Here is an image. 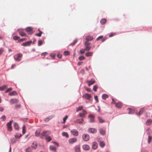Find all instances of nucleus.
I'll use <instances>...</instances> for the list:
<instances>
[{
    "mask_svg": "<svg viewBox=\"0 0 152 152\" xmlns=\"http://www.w3.org/2000/svg\"><path fill=\"white\" fill-rule=\"evenodd\" d=\"M20 38V37L18 36H14L13 37V39L14 40H17Z\"/></svg>",
    "mask_w": 152,
    "mask_h": 152,
    "instance_id": "nucleus-49",
    "label": "nucleus"
},
{
    "mask_svg": "<svg viewBox=\"0 0 152 152\" xmlns=\"http://www.w3.org/2000/svg\"><path fill=\"white\" fill-rule=\"evenodd\" d=\"M35 135L37 136H39L40 135V132L37 131L35 133Z\"/></svg>",
    "mask_w": 152,
    "mask_h": 152,
    "instance_id": "nucleus-57",
    "label": "nucleus"
},
{
    "mask_svg": "<svg viewBox=\"0 0 152 152\" xmlns=\"http://www.w3.org/2000/svg\"><path fill=\"white\" fill-rule=\"evenodd\" d=\"M83 108V106H80L79 107H77L76 108V111L77 112L79 110H82Z\"/></svg>",
    "mask_w": 152,
    "mask_h": 152,
    "instance_id": "nucleus-34",
    "label": "nucleus"
},
{
    "mask_svg": "<svg viewBox=\"0 0 152 152\" xmlns=\"http://www.w3.org/2000/svg\"><path fill=\"white\" fill-rule=\"evenodd\" d=\"M4 51V49L3 48H0V55H1Z\"/></svg>",
    "mask_w": 152,
    "mask_h": 152,
    "instance_id": "nucleus-53",
    "label": "nucleus"
},
{
    "mask_svg": "<svg viewBox=\"0 0 152 152\" xmlns=\"http://www.w3.org/2000/svg\"><path fill=\"white\" fill-rule=\"evenodd\" d=\"M98 87L97 86L95 85L93 86V90L94 91H97V90L98 89Z\"/></svg>",
    "mask_w": 152,
    "mask_h": 152,
    "instance_id": "nucleus-47",
    "label": "nucleus"
},
{
    "mask_svg": "<svg viewBox=\"0 0 152 152\" xmlns=\"http://www.w3.org/2000/svg\"><path fill=\"white\" fill-rule=\"evenodd\" d=\"M46 139L48 142H49L51 140V138L50 136H48L46 137Z\"/></svg>",
    "mask_w": 152,
    "mask_h": 152,
    "instance_id": "nucleus-44",
    "label": "nucleus"
},
{
    "mask_svg": "<svg viewBox=\"0 0 152 152\" xmlns=\"http://www.w3.org/2000/svg\"><path fill=\"white\" fill-rule=\"evenodd\" d=\"M47 54H48V53L47 52H45V53H42L41 54V56H45Z\"/></svg>",
    "mask_w": 152,
    "mask_h": 152,
    "instance_id": "nucleus-61",
    "label": "nucleus"
},
{
    "mask_svg": "<svg viewBox=\"0 0 152 152\" xmlns=\"http://www.w3.org/2000/svg\"><path fill=\"white\" fill-rule=\"evenodd\" d=\"M22 56V54L21 53H18L14 56V58L15 61H20L21 60V58Z\"/></svg>",
    "mask_w": 152,
    "mask_h": 152,
    "instance_id": "nucleus-1",
    "label": "nucleus"
},
{
    "mask_svg": "<svg viewBox=\"0 0 152 152\" xmlns=\"http://www.w3.org/2000/svg\"><path fill=\"white\" fill-rule=\"evenodd\" d=\"M51 133V132L49 131H47L43 132L41 134L40 137L43 138L44 136L47 137L48 135L50 134Z\"/></svg>",
    "mask_w": 152,
    "mask_h": 152,
    "instance_id": "nucleus-2",
    "label": "nucleus"
},
{
    "mask_svg": "<svg viewBox=\"0 0 152 152\" xmlns=\"http://www.w3.org/2000/svg\"><path fill=\"white\" fill-rule=\"evenodd\" d=\"M21 105L20 104H18V105H16L15 106V108H20V107Z\"/></svg>",
    "mask_w": 152,
    "mask_h": 152,
    "instance_id": "nucleus-63",
    "label": "nucleus"
},
{
    "mask_svg": "<svg viewBox=\"0 0 152 152\" xmlns=\"http://www.w3.org/2000/svg\"><path fill=\"white\" fill-rule=\"evenodd\" d=\"M26 126L25 125H23V127L22 132L24 134L26 133Z\"/></svg>",
    "mask_w": 152,
    "mask_h": 152,
    "instance_id": "nucleus-35",
    "label": "nucleus"
},
{
    "mask_svg": "<svg viewBox=\"0 0 152 152\" xmlns=\"http://www.w3.org/2000/svg\"><path fill=\"white\" fill-rule=\"evenodd\" d=\"M26 152H31L32 149L31 147H28L26 149Z\"/></svg>",
    "mask_w": 152,
    "mask_h": 152,
    "instance_id": "nucleus-36",
    "label": "nucleus"
},
{
    "mask_svg": "<svg viewBox=\"0 0 152 152\" xmlns=\"http://www.w3.org/2000/svg\"><path fill=\"white\" fill-rule=\"evenodd\" d=\"M92 148L94 149H96L98 147V144L96 142H94L92 144Z\"/></svg>",
    "mask_w": 152,
    "mask_h": 152,
    "instance_id": "nucleus-24",
    "label": "nucleus"
},
{
    "mask_svg": "<svg viewBox=\"0 0 152 152\" xmlns=\"http://www.w3.org/2000/svg\"><path fill=\"white\" fill-rule=\"evenodd\" d=\"M50 56L53 59L55 58V57L56 56V55L53 53L50 54Z\"/></svg>",
    "mask_w": 152,
    "mask_h": 152,
    "instance_id": "nucleus-48",
    "label": "nucleus"
},
{
    "mask_svg": "<svg viewBox=\"0 0 152 152\" xmlns=\"http://www.w3.org/2000/svg\"><path fill=\"white\" fill-rule=\"evenodd\" d=\"M106 21V20L105 18H103L101 20L100 22L103 25L105 23Z\"/></svg>",
    "mask_w": 152,
    "mask_h": 152,
    "instance_id": "nucleus-29",
    "label": "nucleus"
},
{
    "mask_svg": "<svg viewBox=\"0 0 152 152\" xmlns=\"http://www.w3.org/2000/svg\"><path fill=\"white\" fill-rule=\"evenodd\" d=\"M122 105V103L121 102H119L116 103L115 104V106L118 108H120Z\"/></svg>",
    "mask_w": 152,
    "mask_h": 152,
    "instance_id": "nucleus-18",
    "label": "nucleus"
},
{
    "mask_svg": "<svg viewBox=\"0 0 152 152\" xmlns=\"http://www.w3.org/2000/svg\"><path fill=\"white\" fill-rule=\"evenodd\" d=\"M99 131L101 134L102 135H104L105 134V131L102 128H100L99 129Z\"/></svg>",
    "mask_w": 152,
    "mask_h": 152,
    "instance_id": "nucleus-23",
    "label": "nucleus"
},
{
    "mask_svg": "<svg viewBox=\"0 0 152 152\" xmlns=\"http://www.w3.org/2000/svg\"><path fill=\"white\" fill-rule=\"evenodd\" d=\"M19 34L22 37H26L27 35L23 31L22 29H18V30Z\"/></svg>",
    "mask_w": 152,
    "mask_h": 152,
    "instance_id": "nucleus-8",
    "label": "nucleus"
},
{
    "mask_svg": "<svg viewBox=\"0 0 152 152\" xmlns=\"http://www.w3.org/2000/svg\"><path fill=\"white\" fill-rule=\"evenodd\" d=\"M144 111V109L143 108H141L140 110V111L139 113V115H141Z\"/></svg>",
    "mask_w": 152,
    "mask_h": 152,
    "instance_id": "nucleus-42",
    "label": "nucleus"
},
{
    "mask_svg": "<svg viewBox=\"0 0 152 152\" xmlns=\"http://www.w3.org/2000/svg\"><path fill=\"white\" fill-rule=\"evenodd\" d=\"M83 97L88 100H90L91 99V95L85 93L83 95Z\"/></svg>",
    "mask_w": 152,
    "mask_h": 152,
    "instance_id": "nucleus-3",
    "label": "nucleus"
},
{
    "mask_svg": "<svg viewBox=\"0 0 152 152\" xmlns=\"http://www.w3.org/2000/svg\"><path fill=\"white\" fill-rule=\"evenodd\" d=\"M52 118V116H50L47 117L45 120V121H48L50 120Z\"/></svg>",
    "mask_w": 152,
    "mask_h": 152,
    "instance_id": "nucleus-41",
    "label": "nucleus"
},
{
    "mask_svg": "<svg viewBox=\"0 0 152 152\" xmlns=\"http://www.w3.org/2000/svg\"><path fill=\"white\" fill-rule=\"evenodd\" d=\"M93 39V37L90 36H86V41L88 42L90 40H92Z\"/></svg>",
    "mask_w": 152,
    "mask_h": 152,
    "instance_id": "nucleus-20",
    "label": "nucleus"
},
{
    "mask_svg": "<svg viewBox=\"0 0 152 152\" xmlns=\"http://www.w3.org/2000/svg\"><path fill=\"white\" fill-rule=\"evenodd\" d=\"M88 131L89 133H95L96 132L97 130L95 128H90L88 129Z\"/></svg>",
    "mask_w": 152,
    "mask_h": 152,
    "instance_id": "nucleus-10",
    "label": "nucleus"
},
{
    "mask_svg": "<svg viewBox=\"0 0 152 152\" xmlns=\"http://www.w3.org/2000/svg\"><path fill=\"white\" fill-rule=\"evenodd\" d=\"M94 98H95V99L96 100V102H99V100L98 99V96H95Z\"/></svg>",
    "mask_w": 152,
    "mask_h": 152,
    "instance_id": "nucleus-62",
    "label": "nucleus"
},
{
    "mask_svg": "<svg viewBox=\"0 0 152 152\" xmlns=\"http://www.w3.org/2000/svg\"><path fill=\"white\" fill-rule=\"evenodd\" d=\"M152 124V120L148 119L146 122V124L147 126H149Z\"/></svg>",
    "mask_w": 152,
    "mask_h": 152,
    "instance_id": "nucleus-27",
    "label": "nucleus"
},
{
    "mask_svg": "<svg viewBox=\"0 0 152 152\" xmlns=\"http://www.w3.org/2000/svg\"><path fill=\"white\" fill-rule=\"evenodd\" d=\"M8 94L10 96L17 95L18 93L16 91H14L13 92H10Z\"/></svg>",
    "mask_w": 152,
    "mask_h": 152,
    "instance_id": "nucleus-26",
    "label": "nucleus"
},
{
    "mask_svg": "<svg viewBox=\"0 0 152 152\" xmlns=\"http://www.w3.org/2000/svg\"><path fill=\"white\" fill-rule=\"evenodd\" d=\"M84 121L83 119H78L74 121V122L76 124H82Z\"/></svg>",
    "mask_w": 152,
    "mask_h": 152,
    "instance_id": "nucleus-17",
    "label": "nucleus"
},
{
    "mask_svg": "<svg viewBox=\"0 0 152 152\" xmlns=\"http://www.w3.org/2000/svg\"><path fill=\"white\" fill-rule=\"evenodd\" d=\"M12 122L13 121L12 120L10 121L7 124V130L9 131H11L12 130V127L11 126V124Z\"/></svg>",
    "mask_w": 152,
    "mask_h": 152,
    "instance_id": "nucleus-6",
    "label": "nucleus"
},
{
    "mask_svg": "<svg viewBox=\"0 0 152 152\" xmlns=\"http://www.w3.org/2000/svg\"><path fill=\"white\" fill-rule=\"evenodd\" d=\"M71 132L72 134L75 136H77L78 135V132L75 129H72L71 130Z\"/></svg>",
    "mask_w": 152,
    "mask_h": 152,
    "instance_id": "nucleus-13",
    "label": "nucleus"
},
{
    "mask_svg": "<svg viewBox=\"0 0 152 152\" xmlns=\"http://www.w3.org/2000/svg\"><path fill=\"white\" fill-rule=\"evenodd\" d=\"M32 41H30L21 44V45L23 46H27L30 45L32 43Z\"/></svg>",
    "mask_w": 152,
    "mask_h": 152,
    "instance_id": "nucleus-12",
    "label": "nucleus"
},
{
    "mask_svg": "<svg viewBox=\"0 0 152 152\" xmlns=\"http://www.w3.org/2000/svg\"><path fill=\"white\" fill-rule=\"evenodd\" d=\"M11 142L12 143H14L15 142V140L14 138L12 139H11Z\"/></svg>",
    "mask_w": 152,
    "mask_h": 152,
    "instance_id": "nucleus-60",
    "label": "nucleus"
},
{
    "mask_svg": "<svg viewBox=\"0 0 152 152\" xmlns=\"http://www.w3.org/2000/svg\"><path fill=\"white\" fill-rule=\"evenodd\" d=\"M26 31L29 34H33V28L31 27H28L25 29Z\"/></svg>",
    "mask_w": 152,
    "mask_h": 152,
    "instance_id": "nucleus-7",
    "label": "nucleus"
},
{
    "mask_svg": "<svg viewBox=\"0 0 152 152\" xmlns=\"http://www.w3.org/2000/svg\"><path fill=\"white\" fill-rule=\"evenodd\" d=\"M152 138L151 136H149L148 137V143H150L151 141Z\"/></svg>",
    "mask_w": 152,
    "mask_h": 152,
    "instance_id": "nucleus-52",
    "label": "nucleus"
},
{
    "mask_svg": "<svg viewBox=\"0 0 152 152\" xmlns=\"http://www.w3.org/2000/svg\"><path fill=\"white\" fill-rule=\"evenodd\" d=\"M88 117L90 119V122H94V116L93 115L90 114L88 116Z\"/></svg>",
    "mask_w": 152,
    "mask_h": 152,
    "instance_id": "nucleus-11",
    "label": "nucleus"
},
{
    "mask_svg": "<svg viewBox=\"0 0 152 152\" xmlns=\"http://www.w3.org/2000/svg\"><path fill=\"white\" fill-rule=\"evenodd\" d=\"M43 43L42 41L40 40H39L38 42V45L39 46L41 45Z\"/></svg>",
    "mask_w": 152,
    "mask_h": 152,
    "instance_id": "nucleus-45",
    "label": "nucleus"
},
{
    "mask_svg": "<svg viewBox=\"0 0 152 152\" xmlns=\"http://www.w3.org/2000/svg\"><path fill=\"white\" fill-rule=\"evenodd\" d=\"M50 149L52 151H56V148L54 146H50Z\"/></svg>",
    "mask_w": 152,
    "mask_h": 152,
    "instance_id": "nucleus-31",
    "label": "nucleus"
},
{
    "mask_svg": "<svg viewBox=\"0 0 152 152\" xmlns=\"http://www.w3.org/2000/svg\"><path fill=\"white\" fill-rule=\"evenodd\" d=\"M82 138L84 140L87 141L89 140L90 137L88 134H84L82 135Z\"/></svg>",
    "mask_w": 152,
    "mask_h": 152,
    "instance_id": "nucleus-5",
    "label": "nucleus"
},
{
    "mask_svg": "<svg viewBox=\"0 0 152 152\" xmlns=\"http://www.w3.org/2000/svg\"><path fill=\"white\" fill-rule=\"evenodd\" d=\"M12 89V88H8L6 91H5V92L6 93H7L8 92L10 91H11Z\"/></svg>",
    "mask_w": 152,
    "mask_h": 152,
    "instance_id": "nucleus-55",
    "label": "nucleus"
},
{
    "mask_svg": "<svg viewBox=\"0 0 152 152\" xmlns=\"http://www.w3.org/2000/svg\"><path fill=\"white\" fill-rule=\"evenodd\" d=\"M77 140V139L76 138H72L69 140V142L70 144H72L76 142Z\"/></svg>",
    "mask_w": 152,
    "mask_h": 152,
    "instance_id": "nucleus-9",
    "label": "nucleus"
},
{
    "mask_svg": "<svg viewBox=\"0 0 152 152\" xmlns=\"http://www.w3.org/2000/svg\"><path fill=\"white\" fill-rule=\"evenodd\" d=\"M38 31H39V33L36 34V36L40 37L41 36V35L42 33V32L39 29H38Z\"/></svg>",
    "mask_w": 152,
    "mask_h": 152,
    "instance_id": "nucleus-30",
    "label": "nucleus"
},
{
    "mask_svg": "<svg viewBox=\"0 0 152 152\" xmlns=\"http://www.w3.org/2000/svg\"><path fill=\"white\" fill-rule=\"evenodd\" d=\"M93 54V52H88L85 54V55L86 57H88L91 56H92Z\"/></svg>",
    "mask_w": 152,
    "mask_h": 152,
    "instance_id": "nucleus-25",
    "label": "nucleus"
},
{
    "mask_svg": "<svg viewBox=\"0 0 152 152\" xmlns=\"http://www.w3.org/2000/svg\"><path fill=\"white\" fill-rule=\"evenodd\" d=\"M10 102L11 104H14L18 103V100L17 99H12L10 100Z\"/></svg>",
    "mask_w": 152,
    "mask_h": 152,
    "instance_id": "nucleus-16",
    "label": "nucleus"
},
{
    "mask_svg": "<svg viewBox=\"0 0 152 152\" xmlns=\"http://www.w3.org/2000/svg\"><path fill=\"white\" fill-rule=\"evenodd\" d=\"M64 56H66L69 55L70 54L69 52L67 51H65L64 52Z\"/></svg>",
    "mask_w": 152,
    "mask_h": 152,
    "instance_id": "nucleus-39",
    "label": "nucleus"
},
{
    "mask_svg": "<svg viewBox=\"0 0 152 152\" xmlns=\"http://www.w3.org/2000/svg\"><path fill=\"white\" fill-rule=\"evenodd\" d=\"M100 146L102 148L104 147L105 145V144L103 141H101L100 143Z\"/></svg>",
    "mask_w": 152,
    "mask_h": 152,
    "instance_id": "nucleus-38",
    "label": "nucleus"
},
{
    "mask_svg": "<svg viewBox=\"0 0 152 152\" xmlns=\"http://www.w3.org/2000/svg\"><path fill=\"white\" fill-rule=\"evenodd\" d=\"M37 147V144L36 142H33L31 145V148L33 149H35Z\"/></svg>",
    "mask_w": 152,
    "mask_h": 152,
    "instance_id": "nucleus-21",
    "label": "nucleus"
},
{
    "mask_svg": "<svg viewBox=\"0 0 152 152\" xmlns=\"http://www.w3.org/2000/svg\"><path fill=\"white\" fill-rule=\"evenodd\" d=\"M83 149L85 150H88L90 148L89 146L87 145H84L82 146Z\"/></svg>",
    "mask_w": 152,
    "mask_h": 152,
    "instance_id": "nucleus-22",
    "label": "nucleus"
},
{
    "mask_svg": "<svg viewBox=\"0 0 152 152\" xmlns=\"http://www.w3.org/2000/svg\"><path fill=\"white\" fill-rule=\"evenodd\" d=\"M86 50L85 49H81L80 51V53L81 54H83L84 53Z\"/></svg>",
    "mask_w": 152,
    "mask_h": 152,
    "instance_id": "nucleus-46",
    "label": "nucleus"
},
{
    "mask_svg": "<svg viewBox=\"0 0 152 152\" xmlns=\"http://www.w3.org/2000/svg\"><path fill=\"white\" fill-rule=\"evenodd\" d=\"M22 135L19 133H16L15 135V137L16 138H18L21 137Z\"/></svg>",
    "mask_w": 152,
    "mask_h": 152,
    "instance_id": "nucleus-32",
    "label": "nucleus"
},
{
    "mask_svg": "<svg viewBox=\"0 0 152 152\" xmlns=\"http://www.w3.org/2000/svg\"><path fill=\"white\" fill-rule=\"evenodd\" d=\"M86 82L88 83V86H90L91 85L94 83L95 82V81L94 79H92L90 80L87 81Z\"/></svg>",
    "mask_w": 152,
    "mask_h": 152,
    "instance_id": "nucleus-15",
    "label": "nucleus"
},
{
    "mask_svg": "<svg viewBox=\"0 0 152 152\" xmlns=\"http://www.w3.org/2000/svg\"><path fill=\"white\" fill-rule=\"evenodd\" d=\"M83 63V62H79L77 63V64L78 66H80V65H81Z\"/></svg>",
    "mask_w": 152,
    "mask_h": 152,
    "instance_id": "nucleus-64",
    "label": "nucleus"
},
{
    "mask_svg": "<svg viewBox=\"0 0 152 152\" xmlns=\"http://www.w3.org/2000/svg\"><path fill=\"white\" fill-rule=\"evenodd\" d=\"M77 39L75 40L71 44V45L73 46V45H75L76 43V42H77Z\"/></svg>",
    "mask_w": 152,
    "mask_h": 152,
    "instance_id": "nucleus-54",
    "label": "nucleus"
},
{
    "mask_svg": "<svg viewBox=\"0 0 152 152\" xmlns=\"http://www.w3.org/2000/svg\"><path fill=\"white\" fill-rule=\"evenodd\" d=\"M115 35H116L115 33H111L109 35V37H111Z\"/></svg>",
    "mask_w": 152,
    "mask_h": 152,
    "instance_id": "nucleus-56",
    "label": "nucleus"
},
{
    "mask_svg": "<svg viewBox=\"0 0 152 152\" xmlns=\"http://www.w3.org/2000/svg\"><path fill=\"white\" fill-rule=\"evenodd\" d=\"M57 57L59 58H61V57H62V55L61 54L59 53H58L57 54Z\"/></svg>",
    "mask_w": 152,
    "mask_h": 152,
    "instance_id": "nucleus-59",
    "label": "nucleus"
},
{
    "mask_svg": "<svg viewBox=\"0 0 152 152\" xmlns=\"http://www.w3.org/2000/svg\"><path fill=\"white\" fill-rule=\"evenodd\" d=\"M90 45V43L87 42H85V50H86V51H89L90 50L91 47L89 46Z\"/></svg>",
    "mask_w": 152,
    "mask_h": 152,
    "instance_id": "nucleus-4",
    "label": "nucleus"
},
{
    "mask_svg": "<svg viewBox=\"0 0 152 152\" xmlns=\"http://www.w3.org/2000/svg\"><path fill=\"white\" fill-rule=\"evenodd\" d=\"M68 118V116L67 115L66 116L64 117L63 118V123L64 124L66 121V119Z\"/></svg>",
    "mask_w": 152,
    "mask_h": 152,
    "instance_id": "nucleus-50",
    "label": "nucleus"
},
{
    "mask_svg": "<svg viewBox=\"0 0 152 152\" xmlns=\"http://www.w3.org/2000/svg\"><path fill=\"white\" fill-rule=\"evenodd\" d=\"M74 149L75 152H80V147L79 145L75 146L74 147Z\"/></svg>",
    "mask_w": 152,
    "mask_h": 152,
    "instance_id": "nucleus-19",
    "label": "nucleus"
},
{
    "mask_svg": "<svg viewBox=\"0 0 152 152\" xmlns=\"http://www.w3.org/2000/svg\"><path fill=\"white\" fill-rule=\"evenodd\" d=\"M85 59V57L83 56H80L78 58V59L79 60L81 61L84 60Z\"/></svg>",
    "mask_w": 152,
    "mask_h": 152,
    "instance_id": "nucleus-43",
    "label": "nucleus"
},
{
    "mask_svg": "<svg viewBox=\"0 0 152 152\" xmlns=\"http://www.w3.org/2000/svg\"><path fill=\"white\" fill-rule=\"evenodd\" d=\"M7 86L6 85H4L1 87V91H4L5 88H7Z\"/></svg>",
    "mask_w": 152,
    "mask_h": 152,
    "instance_id": "nucleus-51",
    "label": "nucleus"
},
{
    "mask_svg": "<svg viewBox=\"0 0 152 152\" xmlns=\"http://www.w3.org/2000/svg\"><path fill=\"white\" fill-rule=\"evenodd\" d=\"M108 97V96L106 94H104L102 96V99H105Z\"/></svg>",
    "mask_w": 152,
    "mask_h": 152,
    "instance_id": "nucleus-37",
    "label": "nucleus"
},
{
    "mask_svg": "<svg viewBox=\"0 0 152 152\" xmlns=\"http://www.w3.org/2000/svg\"><path fill=\"white\" fill-rule=\"evenodd\" d=\"M14 126L16 130H18L19 129V126L18 124L16 123H14Z\"/></svg>",
    "mask_w": 152,
    "mask_h": 152,
    "instance_id": "nucleus-28",
    "label": "nucleus"
},
{
    "mask_svg": "<svg viewBox=\"0 0 152 152\" xmlns=\"http://www.w3.org/2000/svg\"><path fill=\"white\" fill-rule=\"evenodd\" d=\"M62 135L63 136L66 137H68V134L65 132H63L62 133Z\"/></svg>",
    "mask_w": 152,
    "mask_h": 152,
    "instance_id": "nucleus-40",
    "label": "nucleus"
},
{
    "mask_svg": "<svg viewBox=\"0 0 152 152\" xmlns=\"http://www.w3.org/2000/svg\"><path fill=\"white\" fill-rule=\"evenodd\" d=\"M87 114V112L85 110H83L82 113L79 114V116L81 117H84Z\"/></svg>",
    "mask_w": 152,
    "mask_h": 152,
    "instance_id": "nucleus-14",
    "label": "nucleus"
},
{
    "mask_svg": "<svg viewBox=\"0 0 152 152\" xmlns=\"http://www.w3.org/2000/svg\"><path fill=\"white\" fill-rule=\"evenodd\" d=\"M98 119L99 122L100 123H102L105 122L100 117H98Z\"/></svg>",
    "mask_w": 152,
    "mask_h": 152,
    "instance_id": "nucleus-33",
    "label": "nucleus"
},
{
    "mask_svg": "<svg viewBox=\"0 0 152 152\" xmlns=\"http://www.w3.org/2000/svg\"><path fill=\"white\" fill-rule=\"evenodd\" d=\"M103 37V36H101L97 37L96 39V40L98 41L100 39L102 38Z\"/></svg>",
    "mask_w": 152,
    "mask_h": 152,
    "instance_id": "nucleus-58",
    "label": "nucleus"
}]
</instances>
